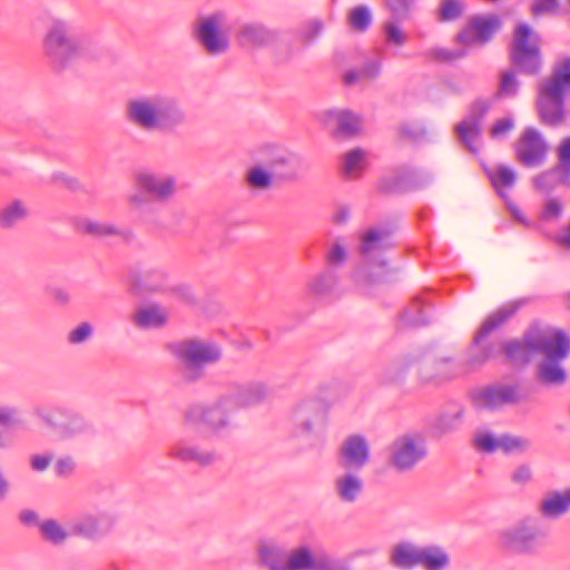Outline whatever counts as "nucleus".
<instances>
[{"label":"nucleus","mask_w":570,"mask_h":570,"mask_svg":"<svg viewBox=\"0 0 570 570\" xmlns=\"http://www.w3.org/2000/svg\"><path fill=\"white\" fill-rule=\"evenodd\" d=\"M42 51L52 68L61 71L78 58L99 57L102 48L77 21L51 17L43 36Z\"/></svg>","instance_id":"f257e3e1"},{"label":"nucleus","mask_w":570,"mask_h":570,"mask_svg":"<svg viewBox=\"0 0 570 570\" xmlns=\"http://www.w3.org/2000/svg\"><path fill=\"white\" fill-rule=\"evenodd\" d=\"M125 118L132 126L147 132H175L187 122V114L174 97L154 94L129 99Z\"/></svg>","instance_id":"f03ea898"},{"label":"nucleus","mask_w":570,"mask_h":570,"mask_svg":"<svg viewBox=\"0 0 570 570\" xmlns=\"http://www.w3.org/2000/svg\"><path fill=\"white\" fill-rule=\"evenodd\" d=\"M254 166L247 169L245 183L254 190H268L274 185L297 178L294 156L276 144H263L253 154Z\"/></svg>","instance_id":"7ed1b4c3"},{"label":"nucleus","mask_w":570,"mask_h":570,"mask_svg":"<svg viewBox=\"0 0 570 570\" xmlns=\"http://www.w3.org/2000/svg\"><path fill=\"white\" fill-rule=\"evenodd\" d=\"M570 90V57L553 65L549 78L538 83L537 110L541 122L556 127L566 116V98Z\"/></svg>","instance_id":"20e7f679"},{"label":"nucleus","mask_w":570,"mask_h":570,"mask_svg":"<svg viewBox=\"0 0 570 570\" xmlns=\"http://www.w3.org/2000/svg\"><path fill=\"white\" fill-rule=\"evenodd\" d=\"M524 303L525 299L505 303L484 320L465 352L466 371L479 370L501 354L500 342L491 341L488 336L505 324Z\"/></svg>","instance_id":"39448f33"},{"label":"nucleus","mask_w":570,"mask_h":570,"mask_svg":"<svg viewBox=\"0 0 570 570\" xmlns=\"http://www.w3.org/2000/svg\"><path fill=\"white\" fill-rule=\"evenodd\" d=\"M177 362V372L186 383L203 380L206 368L222 358L220 347L208 341L185 340L169 345Z\"/></svg>","instance_id":"423d86ee"},{"label":"nucleus","mask_w":570,"mask_h":570,"mask_svg":"<svg viewBox=\"0 0 570 570\" xmlns=\"http://www.w3.org/2000/svg\"><path fill=\"white\" fill-rule=\"evenodd\" d=\"M136 191L128 197L130 210L146 220L154 209L153 202H169L177 193L176 176L161 171L147 170L136 176Z\"/></svg>","instance_id":"0eeeda50"},{"label":"nucleus","mask_w":570,"mask_h":570,"mask_svg":"<svg viewBox=\"0 0 570 570\" xmlns=\"http://www.w3.org/2000/svg\"><path fill=\"white\" fill-rule=\"evenodd\" d=\"M32 414L62 442L96 434L94 424L85 415L67 406H36Z\"/></svg>","instance_id":"6e6552de"},{"label":"nucleus","mask_w":570,"mask_h":570,"mask_svg":"<svg viewBox=\"0 0 570 570\" xmlns=\"http://www.w3.org/2000/svg\"><path fill=\"white\" fill-rule=\"evenodd\" d=\"M393 235L394 227L391 224H377L361 234L358 253L363 265L354 274L355 282L374 283L376 281L367 268L386 266L385 253L395 246Z\"/></svg>","instance_id":"1a4fd4ad"},{"label":"nucleus","mask_w":570,"mask_h":570,"mask_svg":"<svg viewBox=\"0 0 570 570\" xmlns=\"http://www.w3.org/2000/svg\"><path fill=\"white\" fill-rule=\"evenodd\" d=\"M548 532L534 517L523 518L498 532L499 547L515 556L533 557L542 550Z\"/></svg>","instance_id":"9d476101"},{"label":"nucleus","mask_w":570,"mask_h":570,"mask_svg":"<svg viewBox=\"0 0 570 570\" xmlns=\"http://www.w3.org/2000/svg\"><path fill=\"white\" fill-rule=\"evenodd\" d=\"M228 16L223 10L199 16L193 24V37L209 57H219L230 49Z\"/></svg>","instance_id":"9b49d317"},{"label":"nucleus","mask_w":570,"mask_h":570,"mask_svg":"<svg viewBox=\"0 0 570 570\" xmlns=\"http://www.w3.org/2000/svg\"><path fill=\"white\" fill-rule=\"evenodd\" d=\"M540 354L543 357L537 366L538 381L550 386L563 385L568 374L562 362L570 355V340L564 332L556 330Z\"/></svg>","instance_id":"f8f14e48"},{"label":"nucleus","mask_w":570,"mask_h":570,"mask_svg":"<svg viewBox=\"0 0 570 570\" xmlns=\"http://www.w3.org/2000/svg\"><path fill=\"white\" fill-rule=\"evenodd\" d=\"M510 59L522 73L534 76L540 72V37L528 23L517 24L510 46Z\"/></svg>","instance_id":"ddd939ff"},{"label":"nucleus","mask_w":570,"mask_h":570,"mask_svg":"<svg viewBox=\"0 0 570 570\" xmlns=\"http://www.w3.org/2000/svg\"><path fill=\"white\" fill-rule=\"evenodd\" d=\"M428 455L426 441L417 432H407L395 438L387 448V463L397 473H406Z\"/></svg>","instance_id":"4468645a"},{"label":"nucleus","mask_w":570,"mask_h":570,"mask_svg":"<svg viewBox=\"0 0 570 570\" xmlns=\"http://www.w3.org/2000/svg\"><path fill=\"white\" fill-rule=\"evenodd\" d=\"M557 328L532 325L522 335L521 340L500 342L501 353L508 362L515 365H525L531 362L534 354H540Z\"/></svg>","instance_id":"2eb2a0df"},{"label":"nucleus","mask_w":570,"mask_h":570,"mask_svg":"<svg viewBox=\"0 0 570 570\" xmlns=\"http://www.w3.org/2000/svg\"><path fill=\"white\" fill-rule=\"evenodd\" d=\"M558 163L532 178L533 188L550 195L560 187H570V136L563 138L557 148Z\"/></svg>","instance_id":"dca6fc26"},{"label":"nucleus","mask_w":570,"mask_h":570,"mask_svg":"<svg viewBox=\"0 0 570 570\" xmlns=\"http://www.w3.org/2000/svg\"><path fill=\"white\" fill-rule=\"evenodd\" d=\"M325 407L318 399H306L295 405L291 416V435L307 440L325 424Z\"/></svg>","instance_id":"f3484780"},{"label":"nucleus","mask_w":570,"mask_h":570,"mask_svg":"<svg viewBox=\"0 0 570 570\" xmlns=\"http://www.w3.org/2000/svg\"><path fill=\"white\" fill-rule=\"evenodd\" d=\"M236 410L233 400L225 392L210 405H196L188 409L185 413V421L187 424L202 423L210 430L219 432L230 425V413Z\"/></svg>","instance_id":"a211bd4d"},{"label":"nucleus","mask_w":570,"mask_h":570,"mask_svg":"<svg viewBox=\"0 0 570 570\" xmlns=\"http://www.w3.org/2000/svg\"><path fill=\"white\" fill-rule=\"evenodd\" d=\"M521 400L520 387L510 384L488 385L471 393V403L476 410L498 411Z\"/></svg>","instance_id":"6ab92c4d"},{"label":"nucleus","mask_w":570,"mask_h":570,"mask_svg":"<svg viewBox=\"0 0 570 570\" xmlns=\"http://www.w3.org/2000/svg\"><path fill=\"white\" fill-rule=\"evenodd\" d=\"M114 523V518L106 512H85L70 519L67 527L72 537L99 542L111 532Z\"/></svg>","instance_id":"aec40b11"},{"label":"nucleus","mask_w":570,"mask_h":570,"mask_svg":"<svg viewBox=\"0 0 570 570\" xmlns=\"http://www.w3.org/2000/svg\"><path fill=\"white\" fill-rule=\"evenodd\" d=\"M431 174L416 168H397L383 176L377 183V189L385 194H399L422 188L432 181Z\"/></svg>","instance_id":"412c9836"},{"label":"nucleus","mask_w":570,"mask_h":570,"mask_svg":"<svg viewBox=\"0 0 570 570\" xmlns=\"http://www.w3.org/2000/svg\"><path fill=\"white\" fill-rule=\"evenodd\" d=\"M502 27L501 19L495 14H475L469 24L455 36V41L463 46L485 45L490 42Z\"/></svg>","instance_id":"4be33fe9"},{"label":"nucleus","mask_w":570,"mask_h":570,"mask_svg":"<svg viewBox=\"0 0 570 570\" xmlns=\"http://www.w3.org/2000/svg\"><path fill=\"white\" fill-rule=\"evenodd\" d=\"M237 45L246 50L264 49L277 41L278 32L262 21H244L234 33Z\"/></svg>","instance_id":"5701e85b"},{"label":"nucleus","mask_w":570,"mask_h":570,"mask_svg":"<svg viewBox=\"0 0 570 570\" xmlns=\"http://www.w3.org/2000/svg\"><path fill=\"white\" fill-rule=\"evenodd\" d=\"M548 145L535 128H527L515 148L518 159L525 167H538L547 159Z\"/></svg>","instance_id":"b1692460"},{"label":"nucleus","mask_w":570,"mask_h":570,"mask_svg":"<svg viewBox=\"0 0 570 570\" xmlns=\"http://www.w3.org/2000/svg\"><path fill=\"white\" fill-rule=\"evenodd\" d=\"M168 276L163 269L137 265L130 269L128 282L131 291L137 295L165 292Z\"/></svg>","instance_id":"393cba45"},{"label":"nucleus","mask_w":570,"mask_h":570,"mask_svg":"<svg viewBox=\"0 0 570 570\" xmlns=\"http://www.w3.org/2000/svg\"><path fill=\"white\" fill-rule=\"evenodd\" d=\"M340 275L336 268L324 267L307 283V294L320 301L340 296Z\"/></svg>","instance_id":"a878e982"},{"label":"nucleus","mask_w":570,"mask_h":570,"mask_svg":"<svg viewBox=\"0 0 570 570\" xmlns=\"http://www.w3.org/2000/svg\"><path fill=\"white\" fill-rule=\"evenodd\" d=\"M168 456L184 463H196L200 466L213 465L217 460L214 451L186 441L173 443L168 450Z\"/></svg>","instance_id":"bb28decb"},{"label":"nucleus","mask_w":570,"mask_h":570,"mask_svg":"<svg viewBox=\"0 0 570 570\" xmlns=\"http://www.w3.org/2000/svg\"><path fill=\"white\" fill-rule=\"evenodd\" d=\"M340 455L345 468L361 469L370 460V446L363 435H350L341 445Z\"/></svg>","instance_id":"cd10ccee"},{"label":"nucleus","mask_w":570,"mask_h":570,"mask_svg":"<svg viewBox=\"0 0 570 570\" xmlns=\"http://www.w3.org/2000/svg\"><path fill=\"white\" fill-rule=\"evenodd\" d=\"M226 393L238 410L261 403L268 396L269 390L262 382H250L243 385H233Z\"/></svg>","instance_id":"c85d7f7f"},{"label":"nucleus","mask_w":570,"mask_h":570,"mask_svg":"<svg viewBox=\"0 0 570 570\" xmlns=\"http://www.w3.org/2000/svg\"><path fill=\"white\" fill-rule=\"evenodd\" d=\"M465 370L455 365L451 358L435 360L432 364H422L419 376L423 383H441L463 374Z\"/></svg>","instance_id":"c756f323"},{"label":"nucleus","mask_w":570,"mask_h":570,"mask_svg":"<svg viewBox=\"0 0 570 570\" xmlns=\"http://www.w3.org/2000/svg\"><path fill=\"white\" fill-rule=\"evenodd\" d=\"M464 416V405L459 402H450L434 419L432 429L438 435L453 433L460 430L463 424Z\"/></svg>","instance_id":"7c9ffc66"},{"label":"nucleus","mask_w":570,"mask_h":570,"mask_svg":"<svg viewBox=\"0 0 570 570\" xmlns=\"http://www.w3.org/2000/svg\"><path fill=\"white\" fill-rule=\"evenodd\" d=\"M325 117L327 125L334 127L337 138L354 136L360 131L361 118L350 110H327Z\"/></svg>","instance_id":"2f4dec72"},{"label":"nucleus","mask_w":570,"mask_h":570,"mask_svg":"<svg viewBox=\"0 0 570 570\" xmlns=\"http://www.w3.org/2000/svg\"><path fill=\"white\" fill-rule=\"evenodd\" d=\"M167 321V309L156 303L139 307L131 315V322L140 330L161 328L166 325Z\"/></svg>","instance_id":"473e14b6"},{"label":"nucleus","mask_w":570,"mask_h":570,"mask_svg":"<svg viewBox=\"0 0 570 570\" xmlns=\"http://www.w3.org/2000/svg\"><path fill=\"white\" fill-rule=\"evenodd\" d=\"M420 547L412 542L395 544L390 554V563L399 570H412L420 563Z\"/></svg>","instance_id":"72a5a7b5"},{"label":"nucleus","mask_w":570,"mask_h":570,"mask_svg":"<svg viewBox=\"0 0 570 570\" xmlns=\"http://www.w3.org/2000/svg\"><path fill=\"white\" fill-rule=\"evenodd\" d=\"M363 480L353 473H344L334 480V491L343 503H354L363 492Z\"/></svg>","instance_id":"f704fd0d"},{"label":"nucleus","mask_w":570,"mask_h":570,"mask_svg":"<svg viewBox=\"0 0 570 570\" xmlns=\"http://www.w3.org/2000/svg\"><path fill=\"white\" fill-rule=\"evenodd\" d=\"M257 553L259 562L268 570H286L287 552L283 546L274 541H263Z\"/></svg>","instance_id":"c9c22d12"},{"label":"nucleus","mask_w":570,"mask_h":570,"mask_svg":"<svg viewBox=\"0 0 570 570\" xmlns=\"http://www.w3.org/2000/svg\"><path fill=\"white\" fill-rule=\"evenodd\" d=\"M30 215L29 206L21 199H12L0 208V227L11 229Z\"/></svg>","instance_id":"e433bc0d"},{"label":"nucleus","mask_w":570,"mask_h":570,"mask_svg":"<svg viewBox=\"0 0 570 570\" xmlns=\"http://www.w3.org/2000/svg\"><path fill=\"white\" fill-rule=\"evenodd\" d=\"M431 321L430 303L421 297H414L401 315V322L407 327L428 325Z\"/></svg>","instance_id":"4c0bfd02"},{"label":"nucleus","mask_w":570,"mask_h":570,"mask_svg":"<svg viewBox=\"0 0 570 570\" xmlns=\"http://www.w3.org/2000/svg\"><path fill=\"white\" fill-rule=\"evenodd\" d=\"M450 563V554L441 546L429 544L421 549L419 566L425 570H446Z\"/></svg>","instance_id":"58836bf2"},{"label":"nucleus","mask_w":570,"mask_h":570,"mask_svg":"<svg viewBox=\"0 0 570 570\" xmlns=\"http://www.w3.org/2000/svg\"><path fill=\"white\" fill-rule=\"evenodd\" d=\"M318 556L314 554L307 546H299L287 553L286 570H315Z\"/></svg>","instance_id":"ea45409f"},{"label":"nucleus","mask_w":570,"mask_h":570,"mask_svg":"<svg viewBox=\"0 0 570 570\" xmlns=\"http://www.w3.org/2000/svg\"><path fill=\"white\" fill-rule=\"evenodd\" d=\"M23 420L17 407L4 405L0 406V425L1 426H19ZM13 446V439L0 429V450H8Z\"/></svg>","instance_id":"a19ab883"},{"label":"nucleus","mask_w":570,"mask_h":570,"mask_svg":"<svg viewBox=\"0 0 570 570\" xmlns=\"http://www.w3.org/2000/svg\"><path fill=\"white\" fill-rule=\"evenodd\" d=\"M569 510V504L564 493L553 492L540 503L539 511L546 519H558Z\"/></svg>","instance_id":"79ce46f5"},{"label":"nucleus","mask_w":570,"mask_h":570,"mask_svg":"<svg viewBox=\"0 0 570 570\" xmlns=\"http://www.w3.org/2000/svg\"><path fill=\"white\" fill-rule=\"evenodd\" d=\"M76 228L87 235L104 238L108 236L120 235L121 230L114 225L91 220L88 218L78 219L76 223Z\"/></svg>","instance_id":"37998d69"},{"label":"nucleus","mask_w":570,"mask_h":570,"mask_svg":"<svg viewBox=\"0 0 570 570\" xmlns=\"http://www.w3.org/2000/svg\"><path fill=\"white\" fill-rule=\"evenodd\" d=\"M491 183L502 199L509 198L503 188L511 189L517 183V173L514 169L500 165L494 173L489 174Z\"/></svg>","instance_id":"c03bdc74"},{"label":"nucleus","mask_w":570,"mask_h":570,"mask_svg":"<svg viewBox=\"0 0 570 570\" xmlns=\"http://www.w3.org/2000/svg\"><path fill=\"white\" fill-rule=\"evenodd\" d=\"M42 538L55 546H60L71 535L69 528L66 529L55 519H47L39 524Z\"/></svg>","instance_id":"a18cd8bd"},{"label":"nucleus","mask_w":570,"mask_h":570,"mask_svg":"<svg viewBox=\"0 0 570 570\" xmlns=\"http://www.w3.org/2000/svg\"><path fill=\"white\" fill-rule=\"evenodd\" d=\"M348 26L356 32H366L373 22L372 11L366 4H358L351 9L347 16Z\"/></svg>","instance_id":"49530a36"},{"label":"nucleus","mask_w":570,"mask_h":570,"mask_svg":"<svg viewBox=\"0 0 570 570\" xmlns=\"http://www.w3.org/2000/svg\"><path fill=\"white\" fill-rule=\"evenodd\" d=\"M455 131L461 142L469 151L472 154H476L479 151L478 144L481 136L480 126L469 124L468 121H461L455 126Z\"/></svg>","instance_id":"de8ad7c7"},{"label":"nucleus","mask_w":570,"mask_h":570,"mask_svg":"<svg viewBox=\"0 0 570 570\" xmlns=\"http://www.w3.org/2000/svg\"><path fill=\"white\" fill-rule=\"evenodd\" d=\"M347 259V249L343 238H336L331 245L327 246L324 254L325 267L338 268L342 267Z\"/></svg>","instance_id":"09e8293b"},{"label":"nucleus","mask_w":570,"mask_h":570,"mask_svg":"<svg viewBox=\"0 0 570 570\" xmlns=\"http://www.w3.org/2000/svg\"><path fill=\"white\" fill-rule=\"evenodd\" d=\"M463 0H442L439 6L438 20L449 22L459 19L465 11Z\"/></svg>","instance_id":"8fccbe9b"},{"label":"nucleus","mask_w":570,"mask_h":570,"mask_svg":"<svg viewBox=\"0 0 570 570\" xmlns=\"http://www.w3.org/2000/svg\"><path fill=\"white\" fill-rule=\"evenodd\" d=\"M364 164V153L362 149H353L345 155V160L343 165L344 174L348 178L358 177Z\"/></svg>","instance_id":"3c124183"},{"label":"nucleus","mask_w":570,"mask_h":570,"mask_svg":"<svg viewBox=\"0 0 570 570\" xmlns=\"http://www.w3.org/2000/svg\"><path fill=\"white\" fill-rule=\"evenodd\" d=\"M413 363L414 358L409 356L394 361L385 371V381L397 382L403 380Z\"/></svg>","instance_id":"603ef678"},{"label":"nucleus","mask_w":570,"mask_h":570,"mask_svg":"<svg viewBox=\"0 0 570 570\" xmlns=\"http://www.w3.org/2000/svg\"><path fill=\"white\" fill-rule=\"evenodd\" d=\"M563 212V202L559 197H550L542 206L540 219L546 223L557 222L562 216Z\"/></svg>","instance_id":"864d4df0"},{"label":"nucleus","mask_w":570,"mask_h":570,"mask_svg":"<svg viewBox=\"0 0 570 570\" xmlns=\"http://www.w3.org/2000/svg\"><path fill=\"white\" fill-rule=\"evenodd\" d=\"M520 89V81L514 70H508L501 75L499 83V97H515Z\"/></svg>","instance_id":"5fc2aeb1"},{"label":"nucleus","mask_w":570,"mask_h":570,"mask_svg":"<svg viewBox=\"0 0 570 570\" xmlns=\"http://www.w3.org/2000/svg\"><path fill=\"white\" fill-rule=\"evenodd\" d=\"M528 445L529 442L525 439L502 434L499 436L498 450H502L504 453L509 454L512 452H522Z\"/></svg>","instance_id":"6e6d98bb"},{"label":"nucleus","mask_w":570,"mask_h":570,"mask_svg":"<svg viewBox=\"0 0 570 570\" xmlns=\"http://www.w3.org/2000/svg\"><path fill=\"white\" fill-rule=\"evenodd\" d=\"M77 470L76 459L70 454L60 455L53 465V472L57 478H69Z\"/></svg>","instance_id":"4d7b16f0"},{"label":"nucleus","mask_w":570,"mask_h":570,"mask_svg":"<svg viewBox=\"0 0 570 570\" xmlns=\"http://www.w3.org/2000/svg\"><path fill=\"white\" fill-rule=\"evenodd\" d=\"M465 50L462 49H448L442 47H435L428 51V57L439 62H451L461 59L465 56Z\"/></svg>","instance_id":"13d9d810"},{"label":"nucleus","mask_w":570,"mask_h":570,"mask_svg":"<svg viewBox=\"0 0 570 570\" xmlns=\"http://www.w3.org/2000/svg\"><path fill=\"white\" fill-rule=\"evenodd\" d=\"M323 30V21L320 19H313L302 27L299 37L305 43H313L321 37Z\"/></svg>","instance_id":"bf43d9fd"},{"label":"nucleus","mask_w":570,"mask_h":570,"mask_svg":"<svg viewBox=\"0 0 570 570\" xmlns=\"http://www.w3.org/2000/svg\"><path fill=\"white\" fill-rule=\"evenodd\" d=\"M490 102L485 99L475 100L469 110L468 117L463 121H468L469 124L476 125L481 127V121L490 110Z\"/></svg>","instance_id":"052dcab7"},{"label":"nucleus","mask_w":570,"mask_h":570,"mask_svg":"<svg viewBox=\"0 0 570 570\" xmlns=\"http://www.w3.org/2000/svg\"><path fill=\"white\" fill-rule=\"evenodd\" d=\"M92 334V325L88 322H82L68 333V342L72 345H79L87 342Z\"/></svg>","instance_id":"680f3d73"},{"label":"nucleus","mask_w":570,"mask_h":570,"mask_svg":"<svg viewBox=\"0 0 570 570\" xmlns=\"http://www.w3.org/2000/svg\"><path fill=\"white\" fill-rule=\"evenodd\" d=\"M315 570H352L351 566L341 559L334 558L327 553L318 556V562Z\"/></svg>","instance_id":"e2e57ef3"},{"label":"nucleus","mask_w":570,"mask_h":570,"mask_svg":"<svg viewBox=\"0 0 570 570\" xmlns=\"http://www.w3.org/2000/svg\"><path fill=\"white\" fill-rule=\"evenodd\" d=\"M384 33L387 45L402 47L405 45L407 40V36L402 31V29L397 24L393 22H389L384 26Z\"/></svg>","instance_id":"0e129e2a"},{"label":"nucleus","mask_w":570,"mask_h":570,"mask_svg":"<svg viewBox=\"0 0 570 570\" xmlns=\"http://www.w3.org/2000/svg\"><path fill=\"white\" fill-rule=\"evenodd\" d=\"M474 443L479 450L493 453L498 451L499 436H495L491 432H482L475 435Z\"/></svg>","instance_id":"69168bd1"},{"label":"nucleus","mask_w":570,"mask_h":570,"mask_svg":"<svg viewBox=\"0 0 570 570\" xmlns=\"http://www.w3.org/2000/svg\"><path fill=\"white\" fill-rule=\"evenodd\" d=\"M416 0H385L387 8L399 18L409 16Z\"/></svg>","instance_id":"338daca9"},{"label":"nucleus","mask_w":570,"mask_h":570,"mask_svg":"<svg viewBox=\"0 0 570 570\" xmlns=\"http://www.w3.org/2000/svg\"><path fill=\"white\" fill-rule=\"evenodd\" d=\"M514 127L512 118H503L498 120L491 128L490 135L493 139H499L508 135Z\"/></svg>","instance_id":"774afa93"}]
</instances>
